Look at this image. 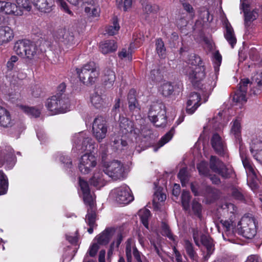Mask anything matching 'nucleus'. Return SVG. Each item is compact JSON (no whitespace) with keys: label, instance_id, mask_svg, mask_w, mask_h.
<instances>
[{"label":"nucleus","instance_id":"nucleus-59","mask_svg":"<svg viewBox=\"0 0 262 262\" xmlns=\"http://www.w3.org/2000/svg\"><path fill=\"white\" fill-rule=\"evenodd\" d=\"M241 157L242 160L243 165L246 169V172L249 171V169L252 170L254 169L250 164V161L247 158L246 156L244 153H241Z\"/></svg>","mask_w":262,"mask_h":262},{"label":"nucleus","instance_id":"nucleus-11","mask_svg":"<svg viewBox=\"0 0 262 262\" xmlns=\"http://www.w3.org/2000/svg\"><path fill=\"white\" fill-rule=\"evenodd\" d=\"M182 90V83L168 82L161 86L160 91L161 94L165 97H176L179 95Z\"/></svg>","mask_w":262,"mask_h":262},{"label":"nucleus","instance_id":"nucleus-13","mask_svg":"<svg viewBox=\"0 0 262 262\" xmlns=\"http://www.w3.org/2000/svg\"><path fill=\"white\" fill-rule=\"evenodd\" d=\"M189 80L195 86L199 87L200 82L205 77V68L204 65H200L195 67L194 69H190L188 72Z\"/></svg>","mask_w":262,"mask_h":262},{"label":"nucleus","instance_id":"nucleus-39","mask_svg":"<svg viewBox=\"0 0 262 262\" xmlns=\"http://www.w3.org/2000/svg\"><path fill=\"white\" fill-rule=\"evenodd\" d=\"M141 221L144 227L148 229V220L150 216V212L147 209H141L139 212Z\"/></svg>","mask_w":262,"mask_h":262},{"label":"nucleus","instance_id":"nucleus-27","mask_svg":"<svg viewBox=\"0 0 262 262\" xmlns=\"http://www.w3.org/2000/svg\"><path fill=\"white\" fill-rule=\"evenodd\" d=\"M85 220L86 224L90 226L88 232L90 234H92L93 232L94 228L97 226L96 224V213L93 209H88Z\"/></svg>","mask_w":262,"mask_h":262},{"label":"nucleus","instance_id":"nucleus-16","mask_svg":"<svg viewBox=\"0 0 262 262\" xmlns=\"http://www.w3.org/2000/svg\"><path fill=\"white\" fill-rule=\"evenodd\" d=\"M210 143L216 154L220 156L225 155L227 149L226 144L224 140L217 133H214L212 135L210 139Z\"/></svg>","mask_w":262,"mask_h":262},{"label":"nucleus","instance_id":"nucleus-23","mask_svg":"<svg viewBox=\"0 0 262 262\" xmlns=\"http://www.w3.org/2000/svg\"><path fill=\"white\" fill-rule=\"evenodd\" d=\"M13 120L10 113L5 108L0 106V126L8 128L13 126Z\"/></svg>","mask_w":262,"mask_h":262},{"label":"nucleus","instance_id":"nucleus-20","mask_svg":"<svg viewBox=\"0 0 262 262\" xmlns=\"http://www.w3.org/2000/svg\"><path fill=\"white\" fill-rule=\"evenodd\" d=\"M35 9L41 13H50L54 6L53 0H30Z\"/></svg>","mask_w":262,"mask_h":262},{"label":"nucleus","instance_id":"nucleus-51","mask_svg":"<svg viewBox=\"0 0 262 262\" xmlns=\"http://www.w3.org/2000/svg\"><path fill=\"white\" fill-rule=\"evenodd\" d=\"M178 177L181 181L182 185L184 186L185 184L188 181V176L187 168L186 167L182 168L180 169L178 174Z\"/></svg>","mask_w":262,"mask_h":262},{"label":"nucleus","instance_id":"nucleus-52","mask_svg":"<svg viewBox=\"0 0 262 262\" xmlns=\"http://www.w3.org/2000/svg\"><path fill=\"white\" fill-rule=\"evenodd\" d=\"M83 199L84 203L89 207L88 209H93L94 207V199L90 192L83 194Z\"/></svg>","mask_w":262,"mask_h":262},{"label":"nucleus","instance_id":"nucleus-3","mask_svg":"<svg viewBox=\"0 0 262 262\" xmlns=\"http://www.w3.org/2000/svg\"><path fill=\"white\" fill-rule=\"evenodd\" d=\"M234 231L246 238L252 239L257 232L255 219L249 216L243 217Z\"/></svg>","mask_w":262,"mask_h":262},{"label":"nucleus","instance_id":"nucleus-2","mask_svg":"<svg viewBox=\"0 0 262 262\" xmlns=\"http://www.w3.org/2000/svg\"><path fill=\"white\" fill-rule=\"evenodd\" d=\"M79 79L85 85L93 84L99 75L98 67L93 61L84 64L81 69H76Z\"/></svg>","mask_w":262,"mask_h":262},{"label":"nucleus","instance_id":"nucleus-9","mask_svg":"<svg viewBox=\"0 0 262 262\" xmlns=\"http://www.w3.org/2000/svg\"><path fill=\"white\" fill-rule=\"evenodd\" d=\"M54 37L67 48L75 44L74 34L69 29L65 28L58 29L54 34Z\"/></svg>","mask_w":262,"mask_h":262},{"label":"nucleus","instance_id":"nucleus-28","mask_svg":"<svg viewBox=\"0 0 262 262\" xmlns=\"http://www.w3.org/2000/svg\"><path fill=\"white\" fill-rule=\"evenodd\" d=\"M13 37V31L7 26L0 27V45L6 43Z\"/></svg>","mask_w":262,"mask_h":262},{"label":"nucleus","instance_id":"nucleus-50","mask_svg":"<svg viewBox=\"0 0 262 262\" xmlns=\"http://www.w3.org/2000/svg\"><path fill=\"white\" fill-rule=\"evenodd\" d=\"M202 205L195 200H193L192 203L191 210L194 215L199 218L202 216Z\"/></svg>","mask_w":262,"mask_h":262},{"label":"nucleus","instance_id":"nucleus-57","mask_svg":"<svg viewBox=\"0 0 262 262\" xmlns=\"http://www.w3.org/2000/svg\"><path fill=\"white\" fill-rule=\"evenodd\" d=\"M232 196L235 199L243 201L244 200V193L241 189L233 188L232 189Z\"/></svg>","mask_w":262,"mask_h":262},{"label":"nucleus","instance_id":"nucleus-40","mask_svg":"<svg viewBox=\"0 0 262 262\" xmlns=\"http://www.w3.org/2000/svg\"><path fill=\"white\" fill-rule=\"evenodd\" d=\"M161 228V234L163 236H167L170 240L174 243L177 242L176 236L172 234L169 226L165 222L162 223Z\"/></svg>","mask_w":262,"mask_h":262},{"label":"nucleus","instance_id":"nucleus-6","mask_svg":"<svg viewBox=\"0 0 262 262\" xmlns=\"http://www.w3.org/2000/svg\"><path fill=\"white\" fill-rule=\"evenodd\" d=\"M74 142L76 149L81 152L87 151L90 152L94 148L92 139L84 133L76 135L74 137Z\"/></svg>","mask_w":262,"mask_h":262},{"label":"nucleus","instance_id":"nucleus-5","mask_svg":"<svg viewBox=\"0 0 262 262\" xmlns=\"http://www.w3.org/2000/svg\"><path fill=\"white\" fill-rule=\"evenodd\" d=\"M108 125L105 119L102 116L96 118L93 123L92 131L94 137L101 142L106 137Z\"/></svg>","mask_w":262,"mask_h":262},{"label":"nucleus","instance_id":"nucleus-64","mask_svg":"<svg viewBox=\"0 0 262 262\" xmlns=\"http://www.w3.org/2000/svg\"><path fill=\"white\" fill-rule=\"evenodd\" d=\"M99 247L97 243L93 244L89 248L88 253L90 256L94 257L96 255Z\"/></svg>","mask_w":262,"mask_h":262},{"label":"nucleus","instance_id":"nucleus-29","mask_svg":"<svg viewBox=\"0 0 262 262\" xmlns=\"http://www.w3.org/2000/svg\"><path fill=\"white\" fill-rule=\"evenodd\" d=\"M58 96L56 94L47 99L46 106L47 109L51 112L52 115L59 114L57 100Z\"/></svg>","mask_w":262,"mask_h":262},{"label":"nucleus","instance_id":"nucleus-34","mask_svg":"<svg viewBox=\"0 0 262 262\" xmlns=\"http://www.w3.org/2000/svg\"><path fill=\"white\" fill-rule=\"evenodd\" d=\"M91 102L96 108H101L104 106V102L101 95L95 93L91 97Z\"/></svg>","mask_w":262,"mask_h":262},{"label":"nucleus","instance_id":"nucleus-37","mask_svg":"<svg viewBox=\"0 0 262 262\" xmlns=\"http://www.w3.org/2000/svg\"><path fill=\"white\" fill-rule=\"evenodd\" d=\"M231 133L237 140H239L241 136V126L239 120L236 119L231 122Z\"/></svg>","mask_w":262,"mask_h":262},{"label":"nucleus","instance_id":"nucleus-7","mask_svg":"<svg viewBox=\"0 0 262 262\" xmlns=\"http://www.w3.org/2000/svg\"><path fill=\"white\" fill-rule=\"evenodd\" d=\"M104 174L114 180L124 178V169L122 164L118 161H113L110 163L103 170Z\"/></svg>","mask_w":262,"mask_h":262},{"label":"nucleus","instance_id":"nucleus-41","mask_svg":"<svg viewBox=\"0 0 262 262\" xmlns=\"http://www.w3.org/2000/svg\"><path fill=\"white\" fill-rule=\"evenodd\" d=\"M110 237V232L108 230H105L97 236L96 239L99 244L105 245L109 242Z\"/></svg>","mask_w":262,"mask_h":262},{"label":"nucleus","instance_id":"nucleus-33","mask_svg":"<svg viewBox=\"0 0 262 262\" xmlns=\"http://www.w3.org/2000/svg\"><path fill=\"white\" fill-rule=\"evenodd\" d=\"M247 174V182L251 188H256L257 186V177L255 170L253 169L246 172Z\"/></svg>","mask_w":262,"mask_h":262},{"label":"nucleus","instance_id":"nucleus-54","mask_svg":"<svg viewBox=\"0 0 262 262\" xmlns=\"http://www.w3.org/2000/svg\"><path fill=\"white\" fill-rule=\"evenodd\" d=\"M78 231L76 230L75 233H69L66 234V239L71 244L75 245L78 243L79 238Z\"/></svg>","mask_w":262,"mask_h":262},{"label":"nucleus","instance_id":"nucleus-38","mask_svg":"<svg viewBox=\"0 0 262 262\" xmlns=\"http://www.w3.org/2000/svg\"><path fill=\"white\" fill-rule=\"evenodd\" d=\"M17 6L16 4L10 2H5L3 12L6 14H14L17 15L18 13L17 12Z\"/></svg>","mask_w":262,"mask_h":262},{"label":"nucleus","instance_id":"nucleus-61","mask_svg":"<svg viewBox=\"0 0 262 262\" xmlns=\"http://www.w3.org/2000/svg\"><path fill=\"white\" fill-rule=\"evenodd\" d=\"M18 58L16 56L13 55L11 57L7 63L8 70L11 71L14 67V64L17 61Z\"/></svg>","mask_w":262,"mask_h":262},{"label":"nucleus","instance_id":"nucleus-36","mask_svg":"<svg viewBox=\"0 0 262 262\" xmlns=\"http://www.w3.org/2000/svg\"><path fill=\"white\" fill-rule=\"evenodd\" d=\"M184 246L190 258L195 260L197 258V254L194 249L192 243L188 240H185Z\"/></svg>","mask_w":262,"mask_h":262},{"label":"nucleus","instance_id":"nucleus-1","mask_svg":"<svg viewBox=\"0 0 262 262\" xmlns=\"http://www.w3.org/2000/svg\"><path fill=\"white\" fill-rule=\"evenodd\" d=\"M13 49L17 55L29 60L37 58L39 53L36 45L27 39L17 41L15 43Z\"/></svg>","mask_w":262,"mask_h":262},{"label":"nucleus","instance_id":"nucleus-15","mask_svg":"<svg viewBox=\"0 0 262 262\" xmlns=\"http://www.w3.org/2000/svg\"><path fill=\"white\" fill-rule=\"evenodd\" d=\"M250 80L248 78L241 79L238 84V90L236 92L233 100L237 102H245L246 100V93L249 86L250 87Z\"/></svg>","mask_w":262,"mask_h":262},{"label":"nucleus","instance_id":"nucleus-43","mask_svg":"<svg viewBox=\"0 0 262 262\" xmlns=\"http://www.w3.org/2000/svg\"><path fill=\"white\" fill-rule=\"evenodd\" d=\"M127 145V143L126 141L123 140L122 139L119 138H117L113 141V144L112 146L114 150L116 151H119L123 150V148L126 146Z\"/></svg>","mask_w":262,"mask_h":262},{"label":"nucleus","instance_id":"nucleus-58","mask_svg":"<svg viewBox=\"0 0 262 262\" xmlns=\"http://www.w3.org/2000/svg\"><path fill=\"white\" fill-rule=\"evenodd\" d=\"M16 3L17 7L23 8L27 11H30L31 9L29 0H16Z\"/></svg>","mask_w":262,"mask_h":262},{"label":"nucleus","instance_id":"nucleus-30","mask_svg":"<svg viewBox=\"0 0 262 262\" xmlns=\"http://www.w3.org/2000/svg\"><path fill=\"white\" fill-rule=\"evenodd\" d=\"M117 45L113 40H107L100 45V51L104 54L116 51Z\"/></svg>","mask_w":262,"mask_h":262},{"label":"nucleus","instance_id":"nucleus-21","mask_svg":"<svg viewBox=\"0 0 262 262\" xmlns=\"http://www.w3.org/2000/svg\"><path fill=\"white\" fill-rule=\"evenodd\" d=\"M103 173V170H96L94 172L93 177L89 180L90 185L97 189L103 187L106 183Z\"/></svg>","mask_w":262,"mask_h":262},{"label":"nucleus","instance_id":"nucleus-44","mask_svg":"<svg viewBox=\"0 0 262 262\" xmlns=\"http://www.w3.org/2000/svg\"><path fill=\"white\" fill-rule=\"evenodd\" d=\"M156 51L159 56L164 58L166 55V48L164 43L161 38H158L156 41Z\"/></svg>","mask_w":262,"mask_h":262},{"label":"nucleus","instance_id":"nucleus-46","mask_svg":"<svg viewBox=\"0 0 262 262\" xmlns=\"http://www.w3.org/2000/svg\"><path fill=\"white\" fill-rule=\"evenodd\" d=\"M21 108L28 115L35 118L39 117L40 114V111L35 107L22 106Z\"/></svg>","mask_w":262,"mask_h":262},{"label":"nucleus","instance_id":"nucleus-48","mask_svg":"<svg viewBox=\"0 0 262 262\" xmlns=\"http://www.w3.org/2000/svg\"><path fill=\"white\" fill-rule=\"evenodd\" d=\"M188 63L195 67L199 66L200 65H204L203 61L201 60V58L197 55L194 53L190 54L188 58Z\"/></svg>","mask_w":262,"mask_h":262},{"label":"nucleus","instance_id":"nucleus-8","mask_svg":"<svg viewBox=\"0 0 262 262\" xmlns=\"http://www.w3.org/2000/svg\"><path fill=\"white\" fill-rule=\"evenodd\" d=\"M209 167L213 172L219 174L224 179L230 177V174L225 164L216 156L210 157Z\"/></svg>","mask_w":262,"mask_h":262},{"label":"nucleus","instance_id":"nucleus-10","mask_svg":"<svg viewBox=\"0 0 262 262\" xmlns=\"http://www.w3.org/2000/svg\"><path fill=\"white\" fill-rule=\"evenodd\" d=\"M162 104H155L151 106L148 113V116L150 120L155 124L157 127H164L166 123V116H164L165 111H161V115L160 112L156 113L157 111L161 108Z\"/></svg>","mask_w":262,"mask_h":262},{"label":"nucleus","instance_id":"nucleus-25","mask_svg":"<svg viewBox=\"0 0 262 262\" xmlns=\"http://www.w3.org/2000/svg\"><path fill=\"white\" fill-rule=\"evenodd\" d=\"M119 126L120 132L122 135H125L134 131L133 122L124 117L119 118Z\"/></svg>","mask_w":262,"mask_h":262},{"label":"nucleus","instance_id":"nucleus-17","mask_svg":"<svg viewBox=\"0 0 262 262\" xmlns=\"http://www.w3.org/2000/svg\"><path fill=\"white\" fill-rule=\"evenodd\" d=\"M201 100L200 94L196 92L191 93L187 102L186 108L187 113L190 115L193 114L201 105Z\"/></svg>","mask_w":262,"mask_h":262},{"label":"nucleus","instance_id":"nucleus-24","mask_svg":"<svg viewBox=\"0 0 262 262\" xmlns=\"http://www.w3.org/2000/svg\"><path fill=\"white\" fill-rule=\"evenodd\" d=\"M56 96L59 97L57 100L59 114L69 111L70 102L68 97L65 94L60 93H57Z\"/></svg>","mask_w":262,"mask_h":262},{"label":"nucleus","instance_id":"nucleus-31","mask_svg":"<svg viewBox=\"0 0 262 262\" xmlns=\"http://www.w3.org/2000/svg\"><path fill=\"white\" fill-rule=\"evenodd\" d=\"M224 36L228 42L233 48L236 43V38L234 34L233 29L230 24L226 25V31L224 32Z\"/></svg>","mask_w":262,"mask_h":262},{"label":"nucleus","instance_id":"nucleus-14","mask_svg":"<svg viewBox=\"0 0 262 262\" xmlns=\"http://www.w3.org/2000/svg\"><path fill=\"white\" fill-rule=\"evenodd\" d=\"M116 201L119 204H127L134 200L132 192L127 186H123L115 190Z\"/></svg>","mask_w":262,"mask_h":262},{"label":"nucleus","instance_id":"nucleus-35","mask_svg":"<svg viewBox=\"0 0 262 262\" xmlns=\"http://www.w3.org/2000/svg\"><path fill=\"white\" fill-rule=\"evenodd\" d=\"M174 132L173 127L164 136H163L160 140L158 143V146L154 148V151H157L158 149L161 147L163 146L164 144L169 142L172 138Z\"/></svg>","mask_w":262,"mask_h":262},{"label":"nucleus","instance_id":"nucleus-4","mask_svg":"<svg viewBox=\"0 0 262 262\" xmlns=\"http://www.w3.org/2000/svg\"><path fill=\"white\" fill-rule=\"evenodd\" d=\"M191 232L195 245L200 246V239L201 243L205 247L206 251V253H204L203 259L204 261H207L214 251V245L212 239L208 236L202 234L201 231L198 228H192Z\"/></svg>","mask_w":262,"mask_h":262},{"label":"nucleus","instance_id":"nucleus-60","mask_svg":"<svg viewBox=\"0 0 262 262\" xmlns=\"http://www.w3.org/2000/svg\"><path fill=\"white\" fill-rule=\"evenodd\" d=\"M79 184L83 194L90 192L89 184L86 181L79 178Z\"/></svg>","mask_w":262,"mask_h":262},{"label":"nucleus","instance_id":"nucleus-12","mask_svg":"<svg viewBox=\"0 0 262 262\" xmlns=\"http://www.w3.org/2000/svg\"><path fill=\"white\" fill-rule=\"evenodd\" d=\"M96 164L95 157L90 152H86L81 156L78 168L81 173L86 174L96 166Z\"/></svg>","mask_w":262,"mask_h":262},{"label":"nucleus","instance_id":"nucleus-56","mask_svg":"<svg viewBox=\"0 0 262 262\" xmlns=\"http://www.w3.org/2000/svg\"><path fill=\"white\" fill-rule=\"evenodd\" d=\"M166 198V194L160 191H157L154 195L153 198V204L155 205L156 204H158L159 202H164Z\"/></svg>","mask_w":262,"mask_h":262},{"label":"nucleus","instance_id":"nucleus-53","mask_svg":"<svg viewBox=\"0 0 262 262\" xmlns=\"http://www.w3.org/2000/svg\"><path fill=\"white\" fill-rule=\"evenodd\" d=\"M160 9L159 6L156 4H151L150 3H146L143 6V11L148 14L151 13H157Z\"/></svg>","mask_w":262,"mask_h":262},{"label":"nucleus","instance_id":"nucleus-62","mask_svg":"<svg viewBox=\"0 0 262 262\" xmlns=\"http://www.w3.org/2000/svg\"><path fill=\"white\" fill-rule=\"evenodd\" d=\"M118 56L121 59L127 58L129 60H132V54L129 51H127L126 49H122L121 51L118 53Z\"/></svg>","mask_w":262,"mask_h":262},{"label":"nucleus","instance_id":"nucleus-32","mask_svg":"<svg viewBox=\"0 0 262 262\" xmlns=\"http://www.w3.org/2000/svg\"><path fill=\"white\" fill-rule=\"evenodd\" d=\"M128 107L130 111H134L139 108L138 102L136 99V91L134 89H131L127 95Z\"/></svg>","mask_w":262,"mask_h":262},{"label":"nucleus","instance_id":"nucleus-49","mask_svg":"<svg viewBox=\"0 0 262 262\" xmlns=\"http://www.w3.org/2000/svg\"><path fill=\"white\" fill-rule=\"evenodd\" d=\"M120 29V26L116 17L113 18V25L108 26L106 29V33L110 35H114L116 34Z\"/></svg>","mask_w":262,"mask_h":262},{"label":"nucleus","instance_id":"nucleus-42","mask_svg":"<svg viewBox=\"0 0 262 262\" xmlns=\"http://www.w3.org/2000/svg\"><path fill=\"white\" fill-rule=\"evenodd\" d=\"M8 187V179L4 172L0 170V195L4 194L6 192Z\"/></svg>","mask_w":262,"mask_h":262},{"label":"nucleus","instance_id":"nucleus-55","mask_svg":"<svg viewBox=\"0 0 262 262\" xmlns=\"http://www.w3.org/2000/svg\"><path fill=\"white\" fill-rule=\"evenodd\" d=\"M183 9L190 14V16L194 15V10L192 6L186 0H180Z\"/></svg>","mask_w":262,"mask_h":262},{"label":"nucleus","instance_id":"nucleus-18","mask_svg":"<svg viewBox=\"0 0 262 262\" xmlns=\"http://www.w3.org/2000/svg\"><path fill=\"white\" fill-rule=\"evenodd\" d=\"M250 95L258 96L262 92V72L256 73L250 80Z\"/></svg>","mask_w":262,"mask_h":262},{"label":"nucleus","instance_id":"nucleus-26","mask_svg":"<svg viewBox=\"0 0 262 262\" xmlns=\"http://www.w3.org/2000/svg\"><path fill=\"white\" fill-rule=\"evenodd\" d=\"M116 80V75L113 70L110 69L104 70L102 77L103 83L106 89L111 88Z\"/></svg>","mask_w":262,"mask_h":262},{"label":"nucleus","instance_id":"nucleus-47","mask_svg":"<svg viewBox=\"0 0 262 262\" xmlns=\"http://www.w3.org/2000/svg\"><path fill=\"white\" fill-rule=\"evenodd\" d=\"M190 195L189 191H183L181 195L182 206L185 210H188L189 208V202Z\"/></svg>","mask_w":262,"mask_h":262},{"label":"nucleus","instance_id":"nucleus-22","mask_svg":"<svg viewBox=\"0 0 262 262\" xmlns=\"http://www.w3.org/2000/svg\"><path fill=\"white\" fill-rule=\"evenodd\" d=\"M249 5L243 3L242 4V9L244 14L245 25L248 27L251 23L256 19L258 16V10L254 9L252 11L249 10Z\"/></svg>","mask_w":262,"mask_h":262},{"label":"nucleus","instance_id":"nucleus-45","mask_svg":"<svg viewBox=\"0 0 262 262\" xmlns=\"http://www.w3.org/2000/svg\"><path fill=\"white\" fill-rule=\"evenodd\" d=\"M197 169L201 175L208 177L210 174V169L207 162H201L197 165Z\"/></svg>","mask_w":262,"mask_h":262},{"label":"nucleus","instance_id":"nucleus-63","mask_svg":"<svg viewBox=\"0 0 262 262\" xmlns=\"http://www.w3.org/2000/svg\"><path fill=\"white\" fill-rule=\"evenodd\" d=\"M132 248L130 244L127 243L125 248V254L126 256L127 262H132Z\"/></svg>","mask_w":262,"mask_h":262},{"label":"nucleus","instance_id":"nucleus-19","mask_svg":"<svg viewBox=\"0 0 262 262\" xmlns=\"http://www.w3.org/2000/svg\"><path fill=\"white\" fill-rule=\"evenodd\" d=\"M84 4V11L89 17H97L99 16L100 9L95 0H82Z\"/></svg>","mask_w":262,"mask_h":262}]
</instances>
